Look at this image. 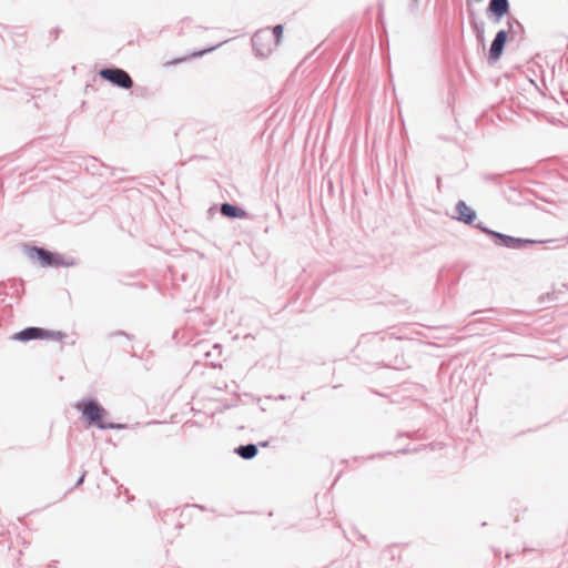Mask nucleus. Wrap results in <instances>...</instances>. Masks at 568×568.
I'll list each match as a JSON object with an SVG mask.
<instances>
[{"mask_svg":"<svg viewBox=\"0 0 568 568\" xmlns=\"http://www.w3.org/2000/svg\"><path fill=\"white\" fill-rule=\"evenodd\" d=\"M65 335L59 331H48L39 327H28L14 334L13 338L21 342L31 339H53L62 341Z\"/></svg>","mask_w":568,"mask_h":568,"instance_id":"obj_3","label":"nucleus"},{"mask_svg":"<svg viewBox=\"0 0 568 568\" xmlns=\"http://www.w3.org/2000/svg\"><path fill=\"white\" fill-rule=\"evenodd\" d=\"M488 11L495 16V22H499L501 17L509 11L508 0H490Z\"/></svg>","mask_w":568,"mask_h":568,"instance_id":"obj_8","label":"nucleus"},{"mask_svg":"<svg viewBox=\"0 0 568 568\" xmlns=\"http://www.w3.org/2000/svg\"><path fill=\"white\" fill-rule=\"evenodd\" d=\"M414 2H417L418 0H413Z\"/></svg>","mask_w":568,"mask_h":568,"instance_id":"obj_18","label":"nucleus"},{"mask_svg":"<svg viewBox=\"0 0 568 568\" xmlns=\"http://www.w3.org/2000/svg\"><path fill=\"white\" fill-rule=\"evenodd\" d=\"M455 209L458 214L457 219L465 224H471L476 220V212L464 201H458Z\"/></svg>","mask_w":568,"mask_h":568,"instance_id":"obj_7","label":"nucleus"},{"mask_svg":"<svg viewBox=\"0 0 568 568\" xmlns=\"http://www.w3.org/2000/svg\"><path fill=\"white\" fill-rule=\"evenodd\" d=\"M236 452L244 458L248 459V445L240 446Z\"/></svg>","mask_w":568,"mask_h":568,"instance_id":"obj_13","label":"nucleus"},{"mask_svg":"<svg viewBox=\"0 0 568 568\" xmlns=\"http://www.w3.org/2000/svg\"><path fill=\"white\" fill-rule=\"evenodd\" d=\"M507 38H508V31H506V30H499L496 33V36L490 44V49H489V55H488L489 62L494 63L497 60H499V58L503 54Z\"/></svg>","mask_w":568,"mask_h":568,"instance_id":"obj_5","label":"nucleus"},{"mask_svg":"<svg viewBox=\"0 0 568 568\" xmlns=\"http://www.w3.org/2000/svg\"><path fill=\"white\" fill-rule=\"evenodd\" d=\"M257 454V446L251 443V459L254 458Z\"/></svg>","mask_w":568,"mask_h":568,"instance_id":"obj_15","label":"nucleus"},{"mask_svg":"<svg viewBox=\"0 0 568 568\" xmlns=\"http://www.w3.org/2000/svg\"><path fill=\"white\" fill-rule=\"evenodd\" d=\"M476 227H477V229H479V230H481L483 232H485V233H487V234L491 235V232H493V231H491V230H489V229H487V227H485V226L483 225V223H478V224H476Z\"/></svg>","mask_w":568,"mask_h":568,"instance_id":"obj_14","label":"nucleus"},{"mask_svg":"<svg viewBox=\"0 0 568 568\" xmlns=\"http://www.w3.org/2000/svg\"><path fill=\"white\" fill-rule=\"evenodd\" d=\"M32 252L41 262L42 266H58L60 264L59 256L39 247H33Z\"/></svg>","mask_w":568,"mask_h":568,"instance_id":"obj_9","label":"nucleus"},{"mask_svg":"<svg viewBox=\"0 0 568 568\" xmlns=\"http://www.w3.org/2000/svg\"><path fill=\"white\" fill-rule=\"evenodd\" d=\"M221 212H222L223 215H225L227 217H239V216L242 217V216L245 215L244 211H241L236 206H234L232 204H229V203H224L222 205Z\"/></svg>","mask_w":568,"mask_h":568,"instance_id":"obj_10","label":"nucleus"},{"mask_svg":"<svg viewBox=\"0 0 568 568\" xmlns=\"http://www.w3.org/2000/svg\"><path fill=\"white\" fill-rule=\"evenodd\" d=\"M83 478H84V474L81 476V478L79 479L78 481V485L81 484L83 481Z\"/></svg>","mask_w":568,"mask_h":568,"instance_id":"obj_17","label":"nucleus"},{"mask_svg":"<svg viewBox=\"0 0 568 568\" xmlns=\"http://www.w3.org/2000/svg\"><path fill=\"white\" fill-rule=\"evenodd\" d=\"M100 75L101 78L124 89H130L133 85L131 77L122 69H103L100 71Z\"/></svg>","mask_w":568,"mask_h":568,"instance_id":"obj_4","label":"nucleus"},{"mask_svg":"<svg viewBox=\"0 0 568 568\" xmlns=\"http://www.w3.org/2000/svg\"><path fill=\"white\" fill-rule=\"evenodd\" d=\"M271 33L274 36L275 44L278 45L282 33H283V26L276 24L272 30Z\"/></svg>","mask_w":568,"mask_h":568,"instance_id":"obj_11","label":"nucleus"},{"mask_svg":"<svg viewBox=\"0 0 568 568\" xmlns=\"http://www.w3.org/2000/svg\"><path fill=\"white\" fill-rule=\"evenodd\" d=\"M475 29L477 32V38L483 41L484 40V23L481 22L480 26L478 23H475Z\"/></svg>","mask_w":568,"mask_h":568,"instance_id":"obj_12","label":"nucleus"},{"mask_svg":"<svg viewBox=\"0 0 568 568\" xmlns=\"http://www.w3.org/2000/svg\"><path fill=\"white\" fill-rule=\"evenodd\" d=\"M77 409H79L84 419L89 424H94L99 428H108L110 425L104 423L106 417V410L100 406L95 400H83L75 405Z\"/></svg>","mask_w":568,"mask_h":568,"instance_id":"obj_1","label":"nucleus"},{"mask_svg":"<svg viewBox=\"0 0 568 568\" xmlns=\"http://www.w3.org/2000/svg\"><path fill=\"white\" fill-rule=\"evenodd\" d=\"M251 44L253 45L256 55L266 57L275 47L274 36L271 33L270 28L261 29L254 33L251 38Z\"/></svg>","mask_w":568,"mask_h":568,"instance_id":"obj_2","label":"nucleus"},{"mask_svg":"<svg viewBox=\"0 0 568 568\" xmlns=\"http://www.w3.org/2000/svg\"><path fill=\"white\" fill-rule=\"evenodd\" d=\"M508 24H509V29H510V30H513L514 24H516L519 29H521V28H523V27H521V24H520V22H518V21H517V20H515V19H513V21H509V22H508Z\"/></svg>","mask_w":568,"mask_h":568,"instance_id":"obj_16","label":"nucleus"},{"mask_svg":"<svg viewBox=\"0 0 568 568\" xmlns=\"http://www.w3.org/2000/svg\"><path fill=\"white\" fill-rule=\"evenodd\" d=\"M491 236L495 237V244L498 246H505L509 248H520L526 244L536 243L532 240H524L519 237H513L503 233L491 232Z\"/></svg>","mask_w":568,"mask_h":568,"instance_id":"obj_6","label":"nucleus"}]
</instances>
